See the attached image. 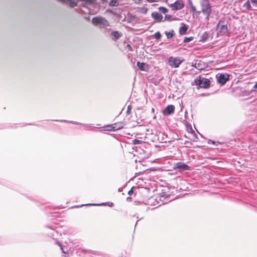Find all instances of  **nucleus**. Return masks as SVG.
I'll return each mask as SVG.
<instances>
[{"mask_svg":"<svg viewBox=\"0 0 257 257\" xmlns=\"http://www.w3.org/2000/svg\"><path fill=\"white\" fill-rule=\"evenodd\" d=\"M200 5L202 13L204 16H206V19L208 20L212 11L211 6L209 1L202 0L200 2Z\"/></svg>","mask_w":257,"mask_h":257,"instance_id":"obj_1","label":"nucleus"},{"mask_svg":"<svg viewBox=\"0 0 257 257\" xmlns=\"http://www.w3.org/2000/svg\"><path fill=\"white\" fill-rule=\"evenodd\" d=\"M216 30L219 36L226 35L228 32L227 24L224 21H219L216 25Z\"/></svg>","mask_w":257,"mask_h":257,"instance_id":"obj_2","label":"nucleus"},{"mask_svg":"<svg viewBox=\"0 0 257 257\" xmlns=\"http://www.w3.org/2000/svg\"><path fill=\"white\" fill-rule=\"evenodd\" d=\"M77 254L83 257H110L107 255L95 254L90 250L79 248L77 251Z\"/></svg>","mask_w":257,"mask_h":257,"instance_id":"obj_3","label":"nucleus"},{"mask_svg":"<svg viewBox=\"0 0 257 257\" xmlns=\"http://www.w3.org/2000/svg\"><path fill=\"white\" fill-rule=\"evenodd\" d=\"M93 24L99 26L100 28H106L109 26L108 22L105 19L101 17H94L92 20Z\"/></svg>","mask_w":257,"mask_h":257,"instance_id":"obj_4","label":"nucleus"},{"mask_svg":"<svg viewBox=\"0 0 257 257\" xmlns=\"http://www.w3.org/2000/svg\"><path fill=\"white\" fill-rule=\"evenodd\" d=\"M195 84L200 88H207L210 86V81L208 79L199 77L194 80Z\"/></svg>","mask_w":257,"mask_h":257,"instance_id":"obj_5","label":"nucleus"},{"mask_svg":"<svg viewBox=\"0 0 257 257\" xmlns=\"http://www.w3.org/2000/svg\"><path fill=\"white\" fill-rule=\"evenodd\" d=\"M183 61L180 57H170L168 60L169 65L173 68H178Z\"/></svg>","mask_w":257,"mask_h":257,"instance_id":"obj_6","label":"nucleus"},{"mask_svg":"<svg viewBox=\"0 0 257 257\" xmlns=\"http://www.w3.org/2000/svg\"><path fill=\"white\" fill-rule=\"evenodd\" d=\"M216 78L218 83L224 85L229 80V75L227 73H218L216 75Z\"/></svg>","mask_w":257,"mask_h":257,"instance_id":"obj_7","label":"nucleus"},{"mask_svg":"<svg viewBox=\"0 0 257 257\" xmlns=\"http://www.w3.org/2000/svg\"><path fill=\"white\" fill-rule=\"evenodd\" d=\"M169 7L172 10L178 11L183 8L184 4L182 0H177L173 4H170Z\"/></svg>","mask_w":257,"mask_h":257,"instance_id":"obj_8","label":"nucleus"},{"mask_svg":"<svg viewBox=\"0 0 257 257\" xmlns=\"http://www.w3.org/2000/svg\"><path fill=\"white\" fill-rule=\"evenodd\" d=\"M190 168L189 166L182 162L176 163L174 166L175 170H178L179 171L188 170L190 169Z\"/></svg>","mask_w":257,"mask_h":257,"instance_id":"obj_9","label":"nucleus"},{"mask_svg":"<svg viewBox=\"0 0 257 257\" xmlns=\"http://www.w3.org/2000/svg\"><path fill=\"white\" fill-rule=\"evenodd\" d=\"M195 68L199 70H202L206 68L207 65L200 60H195Z\"/></svg>","mask_w":257,"mask_h":257,"instance_id":"obj_10","label":"nucleus"},{"mask_svg":"<svg viewBox=\"0 0 257 257\" xmlns=\"http://www.w3.org/2000/svg\"><path fill=\"white\" fill-rule=\"evenodd\" d=\"M151 16L157 22H161L162 21H164L163 20V16L157 12L152 13Z\"/></svg>","mask_w":257,"mask_h":257,"instance_id":"obj_11","label":"nucleus"},{"mask_svg":"<svg viewBox=\"0 0 257 257\" xmlns=\"http://www.w3.org/2000/svg\"><path fill=\"white\" fill-rule=\"evenodd\" d=\"M175 106L173 105H168L164 109L163 113L165 115H169L174 112Z\"/></svg>","mask_w":257,"mask_h":257,"instance_id":"obj_12","label":"nucleus"},{"mask_svg":"<svg viewBox=\"0 0 257 257\" xmlns=\"http://www.w3.org/2000/svg\"><path fill=\"white\" fill-rule=\"evenodd\" d=\"M58 121H61V122H68V123H71L75 124H81V125H82L83 126L89 127L90 128V130H93L95 128V127L91 126L90 125L86 124H84V123H79L78 122L74 121H68V120H63V119L62 120H58Z\"/></svg>","mask_w":257,"mask_h":257,"instance_id":"obj_13","label":"nucleus"},{"mask_svg":"<svg viewBox=\"0 0 257 257\" xmlns=\"http://www.w3.org/2000/svg\"><path fill=\"white\" fill-rule=\"evenodd\" d=\"M209 37V34L207 32H205L200 37V42H205Z\"/></svg>","mask_w":257,"mask_h":257,"instance_id":"obj_14","label":"nucleus"},{"mask_svg":"<svg viewBox=\"0 0 257 257\" xmlns=\"http://www.w3.org/2000/svg\"><path fill=\"white\" fill-rule=\"evenodd\" d=\"M111 35L114 37L115 41L118 39L121 36V35L118 31H112Z\"/></svg>","mask_w":257,"mask_h":257,"instance_id":"obj_15","label":"nucleus"},{"mask_svg":"<svg viewBox=\"0 0 257 257\" xmlns=\"http://www.w3.org/2000/svg\"><path fill=\"white\" fill-rule=\"evenodd\" d=\"M188 28L187 27L184 25V26H181L179 29V33L181 35H184L186 33L187 30Z\"/></svg>","mask_w":257,"mask_h":257,"instance_id":"obj_16","label":"nucleus"},{"mask_svg":"<svg viewBox=\"0 0 257 257\" xmlns=\"http://www.w3.org/2000/svg\"><path fill=\"white\" fill-rule=\"evenodd\" d=\"M137 65L138 67H139V69L144 71L145 70V66L146 64L143 62H140L139 61L137 62Z\"/></svg>","mask_w":257,"mask_h":257,"instance_id":"obj_17","label":"nucleus"},{"mask_svg":"<svg viewBox=\"0 0 257 257\" xmlns=\"http://www.w3.org/2000/svg\"><path fill=\"white\" fill-rule=\"evenodd\" d=\"M106 203H102L101 204H95V203H89V204H82L80 206H76L75 207H78L79 206L82 207L84 206H87V205H92V206H99V205H106Z\"/></svg>","mask_w":257,"mask_h":257,"instance_id":"obj_18","label":"nucleus"},{"mask_svg":"<svg viewBox=\"0 0 257 257\" xmlns=\"http://www.w3.org/2000/svg\"><path fill=\"white\" fill-rule=\"evenodd\" d=\"M165 34L168 39H170L172 38L175 35L174 32L173 30H171L170 32H165Z\"/></svg>","mask_w":257,"mask_h":257,"instance_id":"obj_19","label":"nucleus"},{"mask_svg":"<svg viewBox=\"0 0 257 257\" xmlns=\"http://www.w3.org/2000/svg\"><path fill=\"white\" fill-rule=\"evenodd\" d=\"M109 127H110L109 130H119V129L121 128V127H122V126H118L117 125V124H112V125L109 126Z\"/></svg>","mask_w":257,"mask_h":257,"instance_id":"obj_20","label":"nucleus"},{"mask_svg":"<svg viewBox=\"0 0 257 257\" xmlns=\"http://www.w3.org/2000/svg\"><path fill=\"white\" fill-rule=\"evenodd\" d=\"M244 8H245L247 10H250L251 9V7L249 1H246L243 5Z\"/></svg>","mask_w":257,"mask_h":257,"instance_id":"obj_21","label":"nucleus"},{"mask_svg":"<svg viewBox=\"0 0 257 257\" xmlns=\"http://www.w3.org/2000/svg\"><path fill=\"white\" fill-rule=\"evenodd\" d=\"M119 2L117 0H111L109 3V6L111 7L117 6Z\"/></svg>","mask_w":257,"mask_h":257,"instance_id":"obj_22","label":"nucleus"},{"mask_svg":"<svg viewBox=\"0 0 257 257\" xmlns=\"http://www.w3.org/2000/svg\"><path fill=\"white\" fill-rule=\"evenodd\" d=\"M175 20H176V19H172V16L171 15H166L165 16L164 21H172Z\"/></svg>","mask_w":257,"mask_h":257,"instance_id":"obj_23","label":"nucleus"},{"mask_svg":"<svg viewBox=\"0 0 257 257\" xmlns=\"http://www.w3.org/2000/svg\"><path fill=\"white\" fill-rule=\"evenodd\" d=\"M158 9L161 12H162L163 14H166V13L168 12V9L165 7H160Z\"/></svg>","mask_w":257,"mask_h":257,"instance_id":"obj_24","label":"nucleus"},{"mask_svg":"<svg viewBox=\"0 0 257 257\" xmlns=\"http://www.w3.org/2000/svg\"><path fill=\"white\" fill-rule=\"evenodd\" d=\"M193 39V37H185L184 39V42L186 43H188L191 41H192Z\"/></svg>","mask_w":257,"mask_h":257,"instance_id":"obj_25","label":"nucleus"},{"mask_svg":"<svg viewBox=\"0 0 257 257\" xmlns=\"http://www.w3.org/2000/svg\"><path fill=\"white\" fill-rule=\"evenodd\" d=\"M56 243H57V244L59 246H60L61 249V250H62V252H63V253H66L67 252V251H68V250H65V249H64V248L62 246V245L61 244V243H60L59 242H58V241H56Z\"/></svg>","mask_w":257,"mask_h":257,"instance_id":"obj_26","label":"nucleus"},{"mask_svg":"<svg viewBox=\"0 0 257 257\" xmlns=\"http://www.w3.org/2000/svg\"><path fill=\"white\" fill-rule=\"evenodd\" d=\"M154 37L157 40H159L161 37V34L159 32H157L155 33Z\"/></svg>","mask_w":257,"mask_h":257,"instance_id":"obj_27","label":"nucleus"},{"mask_svg":"<svg viewBox=\"0 0 257 257\" xmlns=\"http://www.w3.org/2000/svg\"><path fill=\"white\" fill-rule=\"evenodd\" d=\"M141 142H142L141 141L137 140V139H135L133 141V144L135 145L140 144L141 143Z\"/></svg>","mask_w":257,"mask_h":257,"instance_id":"obj_28","label":"nucleus"},{"mask_svg":"<svg viewBox=\"0 0 257 257\" xmlns=\"http://www.w3.org/2000/svg\"><path fill=\"white\" fill-rule=\"evenodd\" d=\"M132 106L131 105H128L127 106V110H126V113L127 114H129L131 113V110H132Z\"/></svg>","mask_w":257,"mask_h":257,"instance_id":"obj_29","label":"nucleus"},{"mask_svg":"<svg viewBox=\"0 0 257 257\" xmlns=\"http://www.w3.org/2000/svg\"><path fill=\"white\" fill-rule=\"evenodd\" d=\"M190 9H191V12H196V8L195 6H191L190 7Z\"/></svg>","mask_w":257,"mask_h":257,"instance_id":"obj_30","label":"nucleus"},{"mask_svg":"<svg viewBox=\"0 0 257 257\" xmlns=\"http://www.w3.org/2000/svg\"><path fill=\"white\" fill-rule=\"evenodd\" d=\"M252 3H253L255 6L257 7V0H251Z\"/></svg>","mask_w":257,"mask_h":257,"instance_id":"obj_31","label":"nucleus"},{"mask_svg":"<svg viewBox=\"0 0 257 257\" xmlns=\"http://www.w3.org/2000/svg\"><path fill=\"white\" fill-rule=\"evenodd\" d=\"M128 194L130 195H132L133 194V188L128 191Z\"/></svg>","mask_w":257,"mask_h":257,"instance_id":"obj_32","label":"nucleus"},{"mask_svg":"<svg viewBox=\"0 0 257 257\" xmlns=\"http://www.w3.org/2000/svg\"><path fill=\"white\" fill-rule=\"evenodd\" d=\"M188 4L189 5L190 7L193 6V3L191 0H188Z\"/></svg>","mask_w":257,"mask_h":257,"instance_id":"obj_33","label":"nucleus"},{"mask_svg":"<svg viewBox=\"0 0 257 257\" xmlns=\"http://www.w3.org/2000/svg\"><path fill=\"white\" fill-rule=\"evenodd\" d=\"M81 1L85 2L86 4L89 3L90 2V0H80Z\"/></svg>","mask_w":257,"mask_h":257,"instance_id":"obj_34","label":"nucleus"},{"mask_svg":"<svg viewBox=\"0 0 257 257\" xmlns=\"http://www.w3.org/2000/svg\"><path fill=\"white\" fill-rule=\"evenodd\" d=\"M195 60L193 61L192 63V67H194L195 68Z\"/></svg>","mask_w":257,"mask_h":257,"instance_id":"obj_35","label":"nucleus"},{"mask_svg":"<svg viewBox=\"0 0 257 257\" xmlns=\"http://www.w3.org/2000/svg\"><path fill=\"white\" fill-rule=\"evenodd\" d=\"M195 13L197 14V15H200L201 14V13H202L201 12V11H196L195 12Z\"/></svg>","mask_w":257,"mask_h":257,"instance_id":"obj_36","label":"nucleus"},{"mask_svg":"<svg viewBox=\"0 0 257 257\" xmlns=\"http://www.w3.org/2000/svg\"><path fill=\"white\" fill-rule=\"evenodd\" d=\"M50 229L52 230V232H52V233H50V234H51L52 236H54V230H53V229H51V228H50Z\"/></svg>","mask_w":257,"mask_h":257,"instance_id":"obj_37","label":"nucleus"},{"mask_svg":"<svg viewBox=\"0 0 257 257\" xmlns=\"http://www.w3.org/2000/svg\"><path fill=\"white\" fill-rule=\"evenodd\" d=\"M148 2H150V3H153V2H155V0H147Z\"/></svg>","mask_w":257,"mask_h":257,"instance_id":"obj_38","label":"nucleus"},{"mask_svg":"<svg viewBox=\"0 0 257 257\" xmlns=\"http://www.w3.org/2000/svg\"><path fill=\"white\" fill-rule=\"evenodd\" d=\"M109 204L108 205L110 207H112L113 206V203H109Z\"/></svg>","mask_w":257,"mask_h":257,"instance_id":"obj_39","label":"nucleus"},{"mask_svg":"<svg viewBox=\"0 0 257 257\" xmlns=\"http://www.w3.org/2000/svg\"><path fill=\"white\" fill-rule=\"evenodd\" d=\"M131 199H132V198H131V197H127V198H126V200H127V201H128V200H131Z\"/></svg>","mask_w":257,"mask_h":257,"instance_id":"obj_40","label":"nucleus"},{"mask_svg":"<svg viewBox=\"0 0 257 257\" xmlns=\"http://www.w3.org/2000/svg\"><path fill=\"white\" fill-rule=\"evenodd\" d=\"M254 88H257V82L254 85Z\"/></svg>","mask_w":257,"mask_h":257,"instance_id":"obj_41","label":"nucleus"},{"mask_svg":"<svg viewBox=\"0 0 257 257\" xmlns=\"http://www.w3.org/2000/svg\"><path fill=\"white\" fill-rule=\"evenodd\" d=\"M141 1H142V0H136V3H140Z\"/></svg>","mask_w":257,"mask_h":257,"instance_id":"obj_42","label":"nucleus"},{"mask_svg":"<svg viewBox=\"0 0 257 257\" xmlns=\"http://www.w3.org/2000/svg\"><path fill=\"white\" fill-rule=\"evenodd\" d=\"M209 142H211L212 144H215V142L213 141H211V140H209Z\"/></svg>","mask_w":257,"mask_h":257,"instance_id":"obj_43","label":"nucleus"},{"mask_svg":"<svg viewBox=\"0 0 257 257\" xmlns=\"http://www.w3.org/2000/svg\"><path fill=\"white\" fill-rule=\"evenodd\" d=\"M118 191H119V192H120V191H121V189H120V188H119V189H118Z\"/></svg>","mask_w":257,"mask_h":257,"instance_id":"obj_44","label":"nucleus"}]
</instances>
